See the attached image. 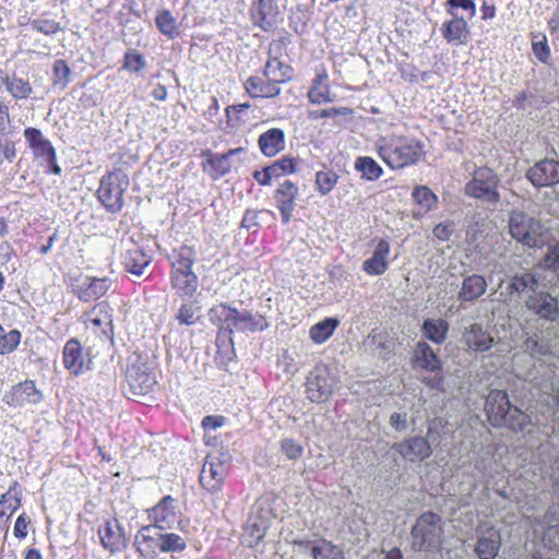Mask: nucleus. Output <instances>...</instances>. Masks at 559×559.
Masks as SVG:
<instances>
[{
    "label": "nucleus",
    "mask_w": 559,
    "mask_h": 559,
    "mask_svg": "<svg viewBox=\"0 0 559 559\" xmlns=\"http://www.w3.org/2000/svg\"><path fill=\"white\" fill-rule=\"evenodd\" d=\"M209 319L212 324L218 328V332L226 335L233 344L235 332L254 333L267 328L265 319L260 314H253L248 310H237L227 305L219 304L209 310Z\"/></svg>",
    "instance_id": "1"
},
{
    "label": "nucleus",
    "mask_w": 559,
    "mask_h": 559,
    "mask_svg": "<svg viewBox=\"0 0 559 559\" xmlns=\"http://www.w3.org/2000/svg\"><path fill=\"white\" fill-rule=\"evenodd\" d=\"M379 157L392 169L416 164L424 154L420 141L402 135L382 136L376 142Z\"/></svg>",
    "instance_id": "2"
},
{
    "label": "nucleus",
    "mask_w": 559,
    "mask_h": 559,
    "mask_svg": "<svg viewBox=\"0 0 559 559\" xmlns=\"http://www.w3.org/2000/svg\"><path fill=\"white\" fill-rule=\"evenodd\" d=\"M485 412L488 421L493 427H507L513 431H523L531 423L527 414L510 403L509 395L502 390H490L486 403Z\"/></svg>",
    "instance_id": "3"
},
{
    "label": "nucleus",
    "mask_w": 559,
    "mask_h": 559,
    "mask_svg": "<svg viewBox=\"0 0 559 559\" xmlns=\"http://www.w3.org/2000/svg\"><path fill=\"white\" fill-rule=\"evenodd\" d=\"M195 253L194 248L187 245L173 252L170 282L180 297L191 298L199 287V278L192 270Z\"/></svg>",
    "instance_id": "4"
},
{
    "label": "nucleus",
    "mask_w": 559,
    "mask_h": 559,
    "mask_svg": "<svg viewBox=\"0 0 559 559\" xmlns=\"http://www.w3.org/2000/svg\"><path fill=\"white\" fill-rule=\"evenodd\" d=\"M412 548L415 551L436 552L443 543V527L440 515L433 512L423 513L411 531Z\"/></svg>",
    "instance_id": "5"
},
{
    "label": "nucleus",
    "mask_w": 559,
    "mask_h": 559,
    "mask_svg": "<svg viewBox=\"0 0 559 559\" xmlns=\"http://www.w3.org/2000/svg\"><path fill=\"white\" fill-rule=\"evenodd\" d=\"M543 224L523 211H512L509 215V234L527 248H540L546 242Z\"/></svg>",
    "instance_id": "6"
},
{
    "label": "nucleus",
    "mask_w": 559,
    "mask_h": 559,
    "mask_svg": "<svg viewBox=\"0 0 559 559\" xmlns=\"http://www.w3.org/2000/svg\"><path fill=\"white\" fill-rule=\"evenodd\" d=\"M412 361L414 368L430 373L429 376H425L423 378V383L426 386L437 391L444 390L442 361L428 343L425 341H419L416 343L413 350Z\"/></svg>",
    "instance_id": "7"
},
{
    "label": "nucleus",
    "mask_w": 559,
    "mask_h": 559,
    "mask_svg": "<svg viewBox=\"0 0 559 559\" xmlns=\"http://www.w3.org/2000/svg\"><path fill=\"white\" fill-rule=\"evenodd\" d=\"M128 187L129 179L121 170L108 173L100 179L98 200L109 212L117 213L123 206V193Z\"/></svg>",
    "instance_id": "8"
},
{
    "label": "nucleus",
    "mask_w": 559,
    "mask_h": 559,
    "mask_svg": "<svg viewBox=\"0 0 559 559\" xmlns=\"http://www.w3.org/2000/svg\"><path fill=\"white\" fill-rule=\"evenodd\" d=\"M499 178L487 167L477 168L471 181L465 186V193L484 202L496 204L500 200Z\"/></svg>",
    "instance_id": "9"
},
{
    "label": "nucleus",
    "mask_w": 559,
    "mask_h": 559,
    "mask_svg": "<svg viewBox=\"0 0 559 559\" xmlns=\"http://www.w3.org/2000/svg\"><path fill=\"white\" fill-rule=\"evenodd\" d=\"M337 380L331 369L323 364L314 366L306 381L307 397L314 403L328 401L334 392Z\"/></svg>",
    "instance_id": "10"
},
{
    "label": "nucleus",
    "mask_w": 559,
    "mask_h": 559,
    "mask_svg": "<svg viewBox=\"0 0 559 559\" xmlns=\"http://www.w3.org/2000/svg\"><path fill=\"white\" fill-rule=\"evenodd\" d=\"M524 305L540 321L554 323L559 320V297L552 292L540 289L531 294Z\"/></svg>",
    "instance_id": "11"
},
{
    "label": "nucleus",
    "mask_w": 559,
    "mask_h": 559,
    "mask_svg": "<svg viewBox=\"0 0 559 559\" xmlns=\"http://www.w3.org/2000/svg\"><path fill=\"white\" fill-rule=\"evenodd\" d=\"M126 378L134 395H145L157 385L156 374L152 365L136 357L127 368Z\"/></svg>",
    "instance_id": "12"
},
{
    "label": "nucleus",
    "mask_w": 559,
    "mask_h": 559,
    "mask_svg": "<svg viewBox=\"0 0 559 559\" xmlns=\"http://www.w3.org/2000/svg\"><path fill=\"white\" fill-rule=\"evenodd\" d=\"M432 453V448L428 440L424 437H409L401 442H394L386 451V455L391 456L395 464L399 465V454L403 460L407 462H423L428 459Z\"/></svg>",
    "instance_id": "13"
},
{
    "label": "nucleus",
    "mask_w": 559,
    "mask_h": 559,
    "mask_svg": "<svg viewBox=\"0 0 559 559\" xmlns=\"http://www.w3.org/2000/svg\"><path fill=\"white\" fill-rule=\"evenodd\" d=\"M544 275L537 269H522L514 272L506 287L510 295H531L539 292V288H545Z\"/></svg>",
    "instance_id": "14"
},
{
    "label": "nucleus",
    "mask_w": 559,
    "mask_h": 559,
    "mask_svg": "<svg viewBox=\"0 0 559 559\" xmlns=\"http://www.w3.org/2000/svg\"><path fill=\"white\" fill-rule=\"evenodd\" d=\"M271 525L270 512L260 508L252 510L243 526L241 543L249 547H257L264 538Z\"/></svg>",
    "instance_id": "15"
},
{
    "label": "nucleus",
    "mask_w": 559,
    "mask_h": 559,
    "mask_svg": "<svg viewBox=\"0 0 559 559\" xmlns=\"http://www.w3.org/2000/svg\"><path fill=\"white\" fill-rule=\"evenodd\" d=\"M281 14L278 0H258L250 8V17L254 26L264 32L273 29Z\"/></svg>",
    "instance_id": "16"
},
{
    "label": "nucleus",
    "mask_w": 559,
    "mask_h": 559,
    "mask_svg": "<svg viewBox=\"0 0 559 559\" xmlns=\"http://www.w3.org/2000/svg\"><path fill=\"white\" fill-rule=\"evenodd\" d=\"M526 177L536 188L555 186L559 183V162L551 158L539 160L527 170Z\"/></svg>",
    "instance_id": "17"
},
{
    "label": "nucleus",
    "mask_w": 559,
    "mask_h": 559,
    "mask_svg": "<svg viewBox=\"0 0 559 559\" xmlns=\"http://www.w3.org/2000/svg\"><path fill=\"white\" fill-rule=\"evenodd\" d=\"M43 393L36 389L34 381L19 383L7 392L3 402L13 407H21L26 404H37L41 401Z\"/></svg>",
    "instance_id": "18"
},
{
    "label": "nucleus",
    "mask_w": 559,
    "mask_h": 559,
    "mask_svg": "<svg viewBox=\"0 0 559 559\" xmlns=\"http://www.w3.org/2000/svg\"><path fill=\"white\" fill-rule=\"evenodd\" d=\"M298 194V187L290 180H284L274 192V200L284 224H288L293 217Z\"/></svg>",
    "instance_id": "19"
},
{
    "label": "nucleus",
    "mask_w": 559,
    "mask_h": 559,
    "mask_svg": "<svg viewBox=\"0 0 559 559\" xmlns=\"http://www.w3.org/2000/svg\"><path fill=\"white\" fill-rule=\"evenodd\" d=\"M23 134L35 158L44 162H53L56 159L55 147L39 129L28 127L24 130Z\"/></svg>",
    "instance_id": "20"
},
{
    "label": "nucleus",
    "mask_w": 559,
    "mask_h": 559,
    "mask_svg": "<svg viewBox=\"0 0 559 559\" xmlns=\"http://www.w3.org/2000/svg\"><path fill=\"white\" fill-rule=\"evenodd\" d=\"M63 365L74 376H80L91 369L92 360L84 358L82 346L76 338H71L66 343Z\"/></svg>",
    "instance_id": "21"
},
{
    "label": "nucleus",
    "mask_w": 559,
    "mask_h": 559,
    "mask_svg": "<svg viewBox=\"0 0 559 559\" xmlns=\"http://www.w3.org/2000/svg\"><path fill=\"white\" fill-rule=\"evenodd\" d=\"M162 527L151 524L142 526L134 537V545L136 550L143 557L156 556V550H159L162 540Z\"/></svg>",
    "instance_id": "22"
},
{
    "label": "nucleus",
    "mask_w": 559,
    "mask_h": 559,
    "mask_svg": "<svg viewBox=\"0 0 559 559\" xmlns=\"http://www.w3.org/2000/svg\"><path fill=\"white\" fill-rule=\"evenodd\" d=\"M98 536L103 547L110 552L120 551L126 547L124 532L116 519L104 521L98 527Z\"/></svg>",
    "instance_id": "23"
},
{
    "label": "nucleus",
    "mask_w": 559,
    "mask_h": 559,
    "mask_svg": "<svg viewBox=\"0 0 559 559\" xmlns=\"http://www.w3.org/2000/svg\"><path fill=\"white\" fill-rule=\"evenodd\" d=\"M462 343L473 352L485 353L492 347L495 341L480 323H473L464 328Z\"/></svg>",
    "instance_id": "24"
},
{
    "label": "nucleus",
    "mask_w": 559,
    "mask_h": 559,
    "mask_svg": "<svg viewBox=\"0 0 559 559\" xmlns=\"http://www.w3.org/2000/svg\"><path fill=\"white\" fill-rule=\"evenodd\" d=\"M150 519L155 525L164 530H170L178 520L175 499L171 496H165L151 509Z\"/></svg>",
    "instance_id": "25"
},
{
    "label": "nucleus",
    "mask_w": 559,
    "mask_h": 559,
    "mask_svg": "<svg viewBox=\"0 0 559 559\" xmlns=\"http://www.w3.org/2000/svg\"><path fill=\"white\" fill-rule=\"evenodd\" d=\"M487 281L483 275H464L457 299L463 302H475L487 292Z\"/></svg>",
    "instance_id": "26"
},
{
    "label": "nucleus",
    "mask_w": 559,
    "mask_h": 559,
    "mask_svg": "<svg viewBox=\"0 0 559 559\" xmlns=\"http://www.w3.org/2000/svg\"><path fill=\"white\" fill-rule=\"evenodd\" d=\"M271 52L272 47H270V56L263 68L264 79H267L277 85L289 82L293 79V68L289 64L278 60L277 57L272 56Z\"/></svg>",
    "instance_id": "27"
},
{
    "label": "nucleus",
    "mask_w": 559,
    "mask_h": 559,
    "mask_svg": "<svg viewBox=\"0 0 559 559\" xmlns=\"http://www.w3.org/2000/svg\"><path fill=\"white\" fill-rule=\"evenodd\" d=\"M390 253V243L381 239L371 255L362 263V270L369 275H381L389 266L388 255Z\"/></svg>",
    "instance_id": "28"
},
{
    "label": "nucleus",
    "mask_w": 559,
    "mask_h": 559,
    "mask_svg": "<svg viewBox=\"0 0 559 559\" xmlns=\"http://www.w3.org/2000/svg\"><path fill=\"white\" fill-rule=\"evenodd\" d=\"M452 19L442 26V35L450 44H465L469 38L467 20L459 14H450Z\"/></svg>",
    "instance_id": "29"
},
{
    "label": "nucleus",
    "mask_w": 559,
    "mask_h": 559,
    "mask_svg": "<svg viewBox=\"0 0 559 559\" xmlns=\"http://www.w3.org/2000/svg\"><path fill=\"white\" fill-rule=\"evenodd\" d=\"M245 88L253 97L273 98L281 94V87L267 79L252 75L245 82Z\"/></svg>",
    "instance_id": "30"
},
{
    "label": "nucleus",
    "mask_w": 559,
    "mask_h": 559,
    "mask_svg": "<svg viewBox=\"0 0 559 559\" xmlns=\"http://www.w3.org/2000/svg\"><path fill=\"white\" fill-rule=\"evenodd\" d=\"M122 264L127 272L139 277L150 266L151 257L142 248L134 246L124 253Z\"/></svg>",
    "instance_id": "31"
},
{
    "label": "nucleus",
    "mask_w": 559,
    "mask_h": 559,
    "mask_svg": "<svg viewBox=\"0 0 559 559\" xmlns=\"http://www.w3.org/2000/svg\"><path fill=\"white\" fill-rule=\"evenodd\" d=\"M285 132L278 128H272L259 136L258 145L263 155L273 157L284 148Z\"/></svg>",
    "instance_id": "32"
},
{
    "label": "nucleus",
    "mask_w": 559,
    "mask_h": 559,
    "mask_svg": "<svg viewBox=\"0 0 559 559\" xmlns=\"http://www.w3.org/2000/svg\"><path fill=\"white\" fill-rule=\"evenodd\" d=\"M501 537L499 531L490 527L485 535L479 536L475 548L479 559H495L499 552Z\"/></svg>",
    "instance_id": "33"
},
{
    "label": "nucleus",
    "mask_w": 559,
    "mask_h": 559,
    "mask_svg": "<svg viewBox=\"0 0 559 559\" xmlns=\"http://www.w3.org/2000/svg\"><path fill=\"white\" fill-rule=\"evenodd\" d=\"M88 284H82L76 289V296L80 300L88 302L104 296L111 286V280L103 278H87Z\"/></svg>",
    "instance_id": "34"
},
{
    "label": "nucleus",
    "mask_w": 559,
    "mask_h": 559,
    "mask_svg": "<svg viewBox=\"0 0 559 559\" xmlns=\"http://www.w3.org/2000/svg\"><path fill=\"white\" fill-rule=\"evenodd\" d=\"M423 335L435 344L445 342L449 332V323L443 319H426L421 325Z\"/></svg>",
    "instance_id": "35"
},
{
    "label": "nucleus",
    "mask_w": 559,
    "mask_h": 559,
    "mask_svg": "<svg viewBox=\"0 0 559 559\" xmlns=\"http://www.w3.org/2000/svg\"><path fill=\"white\" fill-rule=\"evenodd\" d=\"M88 320L95 328L105 325L103 333L110 337L112 334V316L110 313V307L107 302H99L93 307L88 312Z\"/></svg>",
    "instance_id": "36"
},
{
    "label": "nucleus",
    "mask_w": 559,
    "mask_h": 559,
    "mask_svg": "<svg viewBox=\"0 0 559 559\" xmlns=\"http://www.w3.org/2000/svg\"><path fill=\"white\" fill-rule=\"evenodd\" d=\"M225 468L222 464H204L200 473V483L204 489H217L222 486Z\"/></svg>",
    "instance_id": "37"
},
{
    "label": "nucleus",
    "mask_w": 559,
    "mask_h": 559,
    "mask_svg": "<svg viewBox=\"0 0 559 559\" xmlns=\"http://www.w3.org/2000/svg\"><path fill=\"white\" fill-rule=\"evenodd\" d=\"M354 169L360 174L365 181L378 180L383 175L382 167L369 156H358L354 163Z\"/></svg>",
    "instance_id": "38"
},
{
    "label": "nucleus",
    "mask_w": 559,
    "mask_h": 559,
    "mask_svg": "<svg viewBox=\"0 0 559 559\" xmlns=\"http://www.w3.org/2000/svg\"><path fill=\"white\" fill-rule=\"evenodd\" d=\"M175 318L179 322V324H183V325L197 324L202 319V307L200 305V301L197 299H193V300L183 302L179 307Z\"/></svg>",
    "instance_id": "39"
},
{
    "label": "nucleus",
    "mask_w": 559,
    "mask_h": 559,
    "mask_svg": "<svg viewBox=\"0 0 559 559\" xmlns=\"http://www.w3.org/2000/svg\"><path fill=\"white\" fill-rule=\"evenodd\" d=\"M243 152L242 147L229 150L224 154H214L209 158V164L221 176L228 174L231 168H236L238 164L234 162V157Z\"/></svg>",
    "instance_id": "40"
},
{
    "label": "nucleus",
    "mask_w": 559,
    "mask_h": 559,
    "mask_svg": "<svg viewBox=\"0 0 559 559\" xmlns=\"http://www.w3.org/2000/svg\"><path fill=\"white\" fill-rule=\"evenodd\" d=\"M545 531L543 542L549 549L559 548V515L548 511L545 515Z\"/></svg>",
    "instance_id": "41"
},
{
    "label": "nucleus",
    "mask_w": 559,
    "mask_h": 559,
    "mask_svg": "<svg viewBox=\"0 0 559 559\" xmlns=\"http://www.w3.org/2000/svg\"><path fill=\"white\" fill-rule=\"evenodd\" d=\"M155 24L158 31L169 39H175L180 35L179 25L169 10L158 11Z\"/></svg>",
    "instance_id": "42"
},
{
    "label": "nucleus",
    "mask_w": 559,
    "mask_h": 559,
    "mask_svg": "<svg viewBox=\"0 0 559 559\" xmlns=\"http://www.w3.org/2000/svg\"><path fill=\"white\" fill-rule=\"evenodd\" d=\"M340 321L336 318H326L310 329V337L316 344H322L328 341L338 326Z\"/></svg>",
    "instance_id": "43"
},
{
    "label": "nucleus",
    "mask_w": 559,
    "mask_h": 559,
    "mask_svg": "<svg viewBox=\"0 0 559 559\" xmlns=\"http://www.w3.org/2000/svg\"><path fill=\"white\" fill-rule=\"evenodd\" d=\"M313 559H345L343 549L325 539L319 540L311 547Z\"/></svg>",
    "instance_id": "44"
},
{
    "label": "nucleus",
    "mask_w": 559,
    "mask_h": 559,
    "mask_svg": "<svg viewBox=\"0 0 559 559\" xmlns=\"http://www.w3.org/2000/svg\"><path fill=\"white\" fill-rule=\"evenodd\" d=\"M168 530H162V540L159 550L162 552H181L187 548V540L175 533H168Z\"/></svg>",
    "instance_id": "45"
},
{
    "label": "nucleus",
    "mask_w": 559,
    "mask_h": 559,
    "mask_svg": "<svg viewBox=\"0 0 559 559\" xmlns=\"http://www.w3.org/2000/svg\"><path fill=\"white\" fill-rule=\"evenodd\" d=\"M2 83L5 85L8 92L16 99L27 98L33 92L31 84L20 78L10 79L9 76H4Z\"/></svg>",
    "instance_id": "46"
},
{
    "label": "nucleus",
    "mask_w": 559,
    "mask_h": 559,
    "mask_svg": "<svg viewBox=\"0 0 559 559\" xmlns=\"http://www.w3.org/2000/svg\"><path fill=\"white\" fill-rule=\"evenodd\" d=\"M524 350L531 356H546L551 354V345L548 338L530 336L523 344Z\"/></svg>",
    "instance_id": "47"
},
{
    "label": "nucleus",
    "mask_w": 559,
    "mask_h": 559,
    "mask_svg": "<svg viewBox=\"0 0 559 559\" xmlns=\"http://www.w3.org/2000/svg\"><path fill=\"white\" fill-rule=\"evenodd\" d=\"M412 197L426 212L435 209L438 202V197L426 186L416 187Z\"/></svg>",
    "instance_id": "48"
},
{
    "label": "nucleus",
    "mask_w": 559,
    "mask_h": 559,
    "mask_svg": "<svg viewBox=\"0 0 559 559\" xmlns=\"http://www.w3.org/2000/svg\"><path fill=\"white\" fill-rule=\"evenodd\" d=\"M52 84L64 90L71 81V69L62 59H57L52 66Z\"/></svg>",
    "instance_id": "49"
},
{
    "label": "nucleus",
    "mask_w": 559,
    "mask_h": 559,
    "mask_svg": "<svg viewBox=\"0 0 559 559\" xmlns=\"http://www.w3.org/2000/svg\"><path fill=\"white\" fill-rule=\"evenodd\" d=\"M337 180L338 175L333 170H320L316 174V186L321 195L329 194Z\"/></svg>",
    "instance_id": "50"
},
{
    "label": "nucleus",
    "mask_w": 559,
    "mask_h": 559,
    "mask_svg": "<svg viewBox=\"0 0 559 559\" xmlns=\"http://www.w3.org/2000/svg\"><path fill=\"white\" fill-rule=\"evenodd\" d=\"M21 341V333L17 330H5L0 325V354H9L13 352Z\"/></svg>",
    "instance_id": "51"
},
{
    "label": "nucleus",
    "mask_w": 559,
    "mask_h": 559,
    "mask_svg": "<svg viewBox=\"0 0 559 559\" xmlns=\"http://www.w3.org/2000/svg\"><path fill=\"white\" fill-rule=\"evenodd\" d=\"M532 49L534 56L543 63L548 64L550 59V48L548 46L547 37L544 34L533 36Z\"/></svg>",
    "instance_id": "52"
},
{
    "label": "nucleus",
    "mask_w": 559,
    "mask_h": 559,
    "mask_svg": "<svg viewBox=\"0 0 559 559\" xmlns=\"http://www.w3.org/2000/svg\"><path fill=\"white\" fill-rule=\"evenodd\" d=\"M267 173H271V176L273 178H278L286 174L296 173V165L294 158L287 156L274 162L272 165L267 166Z\"/></svg>",
    "instance_id": "53"
},
{
    "label": "nucleus",
    "mask_w": 559,
    "mask_h": 559,
    "mask_svg": "<svg viewBox=\"0 0 559 559\" xmlns=\"http://www.w3.org/2000/svg\"><path fill=\"white\" fill-rule=\"evenodd\" d=\"M123 68L131 72H140L146 67V61L138 50L130 49L124 53Z\"/></svg>",
    "instance_id": "54"
},
{
    "label": "nucleus",
    "mask_w": 559,
    "mask_h": 559,
    "mask_svg": "<svg viewBox=\"0 0 559 559\" xmlns=\"http://www.w3.org/2000/svg\"><path fill=\"white\" fill-rule=\"evenodd\" d=\"M540 391L548 395L549 402H551L555 406V409L552 412V415L555 417V420L559 423V385L556 384L554 381L550 382H543L538 384Z\"/></svg>",
    "instance_id": "55"
},
{
    "label": "nucleus",
    "mask_w": 559,
    "mask_h": 559,
    "mask_svg": "<svg viewBox=\"0 0 559 559\" xmlns=\"http://www.w3.org/2000/svg\"><path fill=\"white\" fill-rule=\"evenodd\" d=\"M15 145L16 143L10 140L9 135L0 136V165L3 162L13 163L17 155Z\"/></svg>",
    "instance_id": "56"
},
{
    "label": "nucleus",
    "mask_w": 559,
    "mask_h": 559,
    "mask_svg": "<svg viewBox=\"0 0 559 559\" xmlns=\"http://www.w3.org/2000/svg\"><path fill=\"white\" fill-rule=\"evenodd\" d=\"M281 451L288 460H297L304 453V447L293 438L281 440Z\"/></svg>",
    "instance_id": "57"
},
{
    "label": "nucleus",
    "mask_w": 559,
    "mask_h": 559,
    "mask_svg": "<svg viewBox=\"0 0 559 559\" xmlns=\"http://www.w3.org/2000/svg\"><path fill=\"white\" fill-rule=\"evenodd\" d=\"M444 7L449 14H457L455 10L459 8L468 12V19L476 14L475 0H447Z\"/></svg>",
    "instance_id": "58"
},
{
    "label": "nucleus",
    "mask_w": 559,
    "mask_h": 559,
    "mask_svg": "<svg viewBox=\"0 0 559 559\" xmlns=\"http://www.w3.org/2000/svg\"><path fill=\"white\" fill-rule=\"evenodd\" d=\"M31 27L45 35H53L61 31L60 23L53 20L36 19L31 22Z\"/></svg>",
    "instance_id": "59"
},
{
    "label": "nucleus",
    "mask_w": 559,
    "mask_h": 559,
    "mask_svg": "<svg viewBox=\"0 0 559 559\" xmlns=\"http://www.w3.org/2000/svg\"><path fill=\"white\" fill-rule=\"evenodd\" d=\"M309 100L312 104H322L332 102L328 87L313 86L308 93Z\"/></svg>",
    "instance_id": "60"
},
{
    "label": "nucleus",
    "mask_w": 559,
    "mask_h": 559,
    "mask_svg": "<svg viewBox=\"0 0 559 559\" xmlns=\"http://www.w3.org/2000/svg\"><path fill=\"white\" fill-rule=\"evenodd\" d=\"M352 110L347 107H332L321 110H316L310 114L312 118H333L336 116L349 115Z\"/></svg>",
    "instance_id": "61"
},
{
    "label": "nucleus",
    "mask_w": 559,
    "mask_h": 559,
    "mask_svg": "<svg viewBox=\"0 0 559 559\" xmlns=\"http://www.w3.org/2000/svg\"><path fill=\"white\" fill-rule=\"evenodd\" d=\"M545 266L559 270V242L550 245L544 258Z\"/></svg>",
    "instance_id": "62"
},
{
    "label": "nucleus",
    "mask_w": 559,
    "mask_h": 559,
    "mask_svg": "<svg viewBox=\"0 0 559 559\" xmlns=\"http://www.w3.org/2000/svg\"><path fill=\"white\" fill-rule=\"evenodd\" d=\"M389 424L399 432L405 431L408 427V414L406 412H394L390 416Z\"/></svg>",
    "instance_id": "63"
},
{
    "label": "nucleus",
    "mask_w": 559,
    "mask_h": 559,
    "mask_svg": "<svg viewBox=\"0 0 559 559\" xmlns=\"http://www.w3.org/2000/svg\"><path fill=\"white\" fill-rule=\"evenodd\" d=\"M10 124L9 107L3 102H0V136L12 134V130H8Z\"/></svg>",
    "instance_id": "64"
}]
</instances>
